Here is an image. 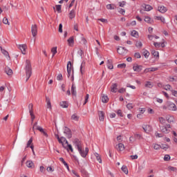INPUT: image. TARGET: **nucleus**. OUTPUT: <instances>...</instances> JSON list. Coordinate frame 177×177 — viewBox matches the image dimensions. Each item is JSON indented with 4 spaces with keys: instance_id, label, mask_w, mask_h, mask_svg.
Listing matches in <instances>:
<instances>
[{
    "instance_id": "1",
    "label": "nucleus",
    "mask_w": 177,
    "mask_h": 177,
    "mask_svg": "<svg viewBox=\"0 0 177 177\" xmlns=\"http://www.w3.org/2000/svg\"><path fill=\"white\" fill-rule=\"evenodd\" d=\"M73 143L75 149L78 150L81 157L83 158H86V156H88V153H89V148L86 147L85 150H84L82 142H81V141H80L78 139H75Z\"/></svg>"
},
{
    "instance_id": "2",
    "label": "nucleus",
    "mask_w": 177,
    "mask_h": 177,
    "mask_svg": "<svg viewBox=\"0 0 177 177\" xmlns=\"http://www.w3.org/2000/svg\"><path fill=\"white\" fill-rule=\"evenodd\" d=\"M26 81L30 80V77L32 74V68H31V62L30 59H26Z\"/></svg>"
},
{
    "instance_id": "3",
    "label": "nucleus",
    "mask_w": 177,
    "mask_h": 177,
    "mask_svg": "<svg viewBox=\"0 0 177 177\" xmlns=\"http://www.w3.org/2000/svg\"><path fill=\"white\" fill-rule=\"evenodd\" d=\"M163 110H169V111H176V104L172 102H167L166 105L162 106Z\"/></svg>"
},
{
    "instance_id": "4",
    "label": "nucleus",
    "mask_w": 177,
    "mask_h": 177,
    "mask_svg": "<svg viewBox=\"0 0 177 177\" xmlns=\"http://www.w3.org/2000/svg\"><path fill=\"white\" fill-rule=\"evenodd\" d=\"M37 124V122H35L33 124L32 130L34 131V129H37V131H39V132H41V133H42L44 136L48 138V133H46V131H45V129H44V128H42L41 127L38 126Z\"/></svg>"
},
{
    "instance_id": "5",
    "label": "nucleus",
    "mask_w": 177,
    "mask_h": 177,
    "mask_svg": "<svg viewBox=\"0 0 177 177\" xmlns=\"http://www.w3.org/2000/svg\"><path fill=\"white\" fill-rule=\"evenodd\" d=\"M160 129L162 133H169L171 132V124H167L160 126Z\"/></svg>"
},
{
    "instance_id": "6",
    "label": "nucleus",
    "mask_w": 177,
    "mask_h": 177,
    "mask_svg": "<svg viewBox=\"0 0 177 177\" xmlns=\"http://www.w3.org/2000/svg\"><path fill=\"white\" fill-rule=\"evenodd\" d=\"M57 139L59 142V143H61L63 146V147H64V149H66V145H64V142L66 143V145H68V141H67V140L66 139V138L64 137H59V136H57Z\"/></svg>"
},
{
    "instance_id": "7",
    "label": "nucleus",
    "mask_w": 177,
    "mask_h": 177,
    "mask_svg": "<svg viewBox=\"0 0 177 177\" xmlns=\"http://www.w3.org/2000/svg\"><path fill=\"white\" fill-rule=\"evenodd\" d=\"M64 133L66 134V136L68 138V139H71V130H70V129H68L67 127H64Z\"/></svg>"
},
{
    "instance_id": "8",
    "label": "nucleus",
    "mask_w": 177,
    "mask_h": 177,
    "mask_svg": "<svg viewBox=\"0 0 177 177\" xmlns=\"http://www.w3.org/2000/svg\"><path fill=\"white\" fill-rule=\"evenodd\" d=\"M31 32H32V37H37V34L38 32V29H37V26L35 24L32 25Z\"/></svg>"
},
{
    "instance_id": "9",
    "label": "nucleus",
    "mask_w": 177,
    "mask_h": 177,
    "mask_svg": "<svg viewBox=\"0 0 177 177\" xmlns=\"http://www.w3.org/2000/svg\"><path fill=\"white\" fill-rule=\"evenodd\" d=\"M19 48L21 51L22 55H26L27 50V45L26 44H20L19 46Z\"/></svg>"
},
{
    "instance_id": "10",
    "label": "nucleus",
    "mask_w": 177,
    "mask_h": 177,
    "mask_svg": "<svg viewBox=\"0 0 177 177\" xmlns=\"http://www.w3.org/2000/svg\"><path fill=\"white\" fill-rule=\"evenodd\" d=\"M118 53L122 55H127V49L122 46H120L118 48Z\"/></svg>"
},
{
    "instance_id": "11",
    "label": "nucleus",
    "mask_w": 177,
    "mask_h": 177,
    "mask_svg": "<svg viewBox=\"0 0 177 177\" xmlns=\"http://www.w3.org/2000/svg\"><path fill=\"white\" fill-rule=\"evenodd\" d=\"M142 68H143V67L138 64H135L133 66V71H136V73H140L142 71Z\"/></svg>"
},
{
    "instance_id": "12",
    "label": "nucleus",
    "mask_w": 177,
    "mask_h": 177,
    "mask_svg": "<svg viewBox=\"0 0 177 177\" xmlns=\"http://www.w3.org/2000/svg\"><path fill=\"white\" fill-rule=\"evenodd\" d=\"M46 109L52 110V103L50 102V98L46 97Z\"/></svg>"
},
{
    "instance_id": "13",
    "label": "nucleus",
    "mask_w": 177,
    "mask_h": 177,
    "mask_svg": "<svg viewBox=\"0 0 177 177\" xmlns=\"http://www.w3.org/2000/svg\"><path fill=\"white\" fill-rule=\"evenodd\" d=\"M142 128H143L145 132H146V133H149L151 132V131H153L151 126H150L149 124L144 125Z\"/></svg>"
},
{
    "instance_id": "14",
    "label": "nucleus",
    "mask_w": 177,
    "mask_h": 177,
    "mask_svg": "<svg viewBox=\"0 0 177 177\" xmlns=\"http://www.w3.org/2000/svg\"><path fill=\"white\" fill-rule=\"evenodd\" d=\"M158 70V68H147L145 69L144 73L145 74H147V73H153V71H157Z\"/></svg>"
},
{
    "instance_id": "15",
    "label": "nucleus",
    "mask_w": 177,
    "mask_h": 177,
    "mask_svg": "<svg viewBox=\"0 0 177 177\" xmlns=\"http://www.w3.org/2000/svg\"><path fill=\"white\" fill-rule=\"evenodd\" d=\"M27 147H30V149L32 151V153H34V145H32V138H30V140L28 141L26 145V149Z\"/></svg>"
},
{
    "instance_id": "16",
    "label": "nucleus",
    "mask_w": 177,
    "mask_h": 177,
    "mask_svg": "<svg viewBox=\"0 0 177 177\" xmlns=\"http://www.w3.org/2000/svg\"><path fill=\"white\" fill-rule=\"evenodd\" d=\"M116 149L118 151H124L125 150V146L122 143H119L116 145Z\"/></svg>"
},
{
    "instance_id": "17",
    "label": "nucleus",
    "mask_w": 177,
    "mask_h": 177,
    "mask_svg": "<svg viewBox=\"0 0 177 177\" xmlns=\"http://www.w3.org/2000/svg\"><path fill=\"white\" fill-rule=\"evenodd\" d=\"M106 66L109 70H113V68H114V66L113 65V60L108 59L106 62Z\"/></svg>"
},
{
    "instance_id": "18",
    "label": "nucleus",
    "mask_w": 177,
    "mask_h": 177,
    "mask_svg": "<svg viewBox=\"0 0 177 177\" xmlns=\"http://www.w3.org/2000/svg\"><path fill=\"white\" fill-rule=\"evenodd\" d=\"M118 86V84H113L111 86V92H112L113 93H116L118 88L117 87Z\"/></svg>"
},
{
    "instance_id": "19",
    "label": "nucleus",
    "mask_w": 177,
    "mask_h": 177,
    "mask_svg": "<svg viewBox=\"0 0 177 177\" xmlns=\"http://www.w3.org/2000/svg\"><path fill=\"white\" fill-rule=\"evenodd\" d=\"M26 164L28 168L32 169L35 167V165H34V162H32V160H28Z\"/></svg>"
},
{
    "instance_id": "20",
    "label": "nucleus",
    "mask_w": 177,
    "mask_h": 177,
    "mask_svg": "<svg viewBox=\"0 0 177 177\" xmlns=\"http://www.w3.org/2000/svg\"><path fill=\"white\" fill-rule=\"evenodd\" d=\"M166 120H167V122L171 124V122H174V121H175V118H174V116H172L171 115H168L166 116Z\"/></svg>"
},
{
    "instance_id": "21",
    "label": "nucleus",
    "mask_w": 177,
    "mask_h": 177,
    "mask_svg": "<svg viewBox=\"0 0 177 177\" xmlns=\"http://www.w3.org/2000/svg\"><path fill=\"white\" fill-rule=\"evenodd\" d=\"M142 55L145 59H149V56H150V52L149 50L143 48L142 49Z\"/></svg>"
},
{
    "instance_id": "22",
    "label": "nucleus",
    "mask_w": 177,
    "mask_h": 177,
    "mask_svg": "<svg viewBox=\"0 0 177 177\" xmlns=\"http://www.w3.org/2000/svg\"><path fill=\"white\" fill-rule=\"evenodd\" d=\"M67 73H68V77H70L71 75V62H68L67 64Z\"/></svg>"
},
{
    "instance_id": "23",
    "label": "nucleus",
    "mask_w": 177,
    "mask_h": 177,
    "mask_svg": "<svg viewBox=\"0 0 177 177\" xmlns=\"http://www.w3.org/2000/svg\"><path fill=\"white\" fill-rule=\"evenodd\" d=\"M98 115H99V120L100 121H104V112L100 111L98 112Z\"/></svg>"
},
{
    "instance_id": "24",
    "label": "nucleus",
    "mask_w": 177,
    "mask_h": 177,
    "mask_svg": "<svg viewBox=\"0 0 177 177\" xmlns=\"http://www.w3.org/2000/svg\"><path fill=\"white\" fill-rule=\"evenodd\" d=\"M68 46H74V37H71L68 39Z\"/></svg>"
},
{
    "instance_id": "25",
    "label": "nucleus",
    "mask_w": 177,
    "mask_h": 177,
    "mask_svg": "<svg viewBox=\"0 0 177 177\" xmlns=\"http://www.w3.org/2000/svg\"><path fill=\"white\" fill-rule=\"evenodd\" d=\"M71 93L73 96H77V88L75 87V85H74V84H72Z\"/></svg>"
},
{
    "instance_id": "26",
    "label": "nucleus",
    "mask_w": 177,
    "mask_h": 177,
    "mask_svg": "<svg viewBox=\"0 0 177 177\" xmlns=\"http://www.w3.org/2000/svg\"><path fill=\"white\" fill-rule=\"evenodd\" d=\"M74 17H75V10H71L70 13H69V19L71 20H73V19H74Z\"/></svg>"
},
{
    "instance_id": "27",
    "label": "nucleus",
    "mask_w": 177,
    "mask_h": 177,
    "mask_svg": "<svg viewBox=\"0 0 177 177\" xmlns=\"http://www.w3.org/2000/svg\"><path fill=\"white\" fill-rule=\"evenodd\" d=\"M5 71L8 75H12L13 74V71L8 66L5 68Z\"/></svg>"
},
{
    "instance_id": "28",
    "label": "nucleus",
    "mask_w": 177,
    "mask_h": 177,
    "mask_svg": "<svg viewBox=\"0 0 177 177\" xmlns=\"http://www.w3.org/2000/svg\"><path fill=\"white\" fill-rule=\"evenodd\" d=\"M143 8H145V10L146 12H150V10H153V7L149 4L147 5H144Z\"/></svg>"
},
{
    "instance_id": "29",
    "label": "nucleus",
    "mask_w": 177,
    "mask_h": 177,
    "mask_svg": "<svg viewBox=\"0 0 177 177\" xmlns=\"http://www.w3.org/2000/svg\"><path fill=\"white\" fill-rule=\"evenodd\" d=\"M158 10L160 12V13H165L167 10L164 6H161L158 7Z\"/></svg>"
},
{
    "instance_id": "30",
    "label": "nucleus",
    "mask_w": 177,
    "mask_h": 177,
    "mask_svg": "<svg viewBox=\"0 0 177 177\" xmlns=\"http://www.w3.org/2000/svg\"><path fill=\"white\" fill-rule=\"evenodd\" d=\"M1 53H3V55H4V56H6L7 59H10V57L9 56V53H8L6 50L1 48Z\"/></svg>"
},
{
    "instance_id": "31",
    "label": "nucleus",
    "mask_w": 177,
    "mask_h": 177,
    "mask_svg": "<svg viewBox=\"0 0 177 177\" xmlns=\"http://www.w3.org/2000/svg\"><path fill=\"white\" fill-rule=\"evenodd\" d=\"M60 106L63 109H67V107H68V103L66 101H62L60 102Z\"/></svg>"
},
{
    "instance_id": "32",
    "label": "nucleus",
    "mask_w": 177,
    "mask_h": 177,
    "mask_svg": "<svg viewBox=\"0 0 177 177\" xmlns=\"http://www.w3.org/2000/svg\"><path fill=\"white\" fill-rule=\"evenodd\" d=\"M59 161L65 165L66 168L68 169V171H70V167H68V164L64 161V159L63 158H59Z\"/></svg>"
},
{
    "instance_id": "33",
    "label": "nucleus",
    "mask_w": 177,
    "mask_h": 177,
    "mask_svg": "<svg viewBox=\"0 0 177 177\" xmlns=\"http://www.w3.org/2000/svg\"><path fill=\"white\" fill-rule=\"evenodd\" d=\"M71 120L73 121H78L80 120V116H78V115H77V113H74L71 116Z\"/></svg>"
},
{
    "instance_id": "34",
    "label": "nucleus",
    "mask_w": 177,
    "mask_h": 177,
    "mask_svg": "<svg viewBox=\"0 0 177 177\" xmlns=\"http://www.w3.org/2000/svg\"><path fill=\"white\" fill-rule=\"evenodd\" d=\"M163 89L165 91H170V92H171L172 86L169 84L163 85Z\"/></svg>"
},
{
    "instance_id": "35",
    "label": "nucleus",
    "mask_w": 177,
    "mask_h": 177,
    "mask_svg": "<svg viewBox=\"0 0 177 177\" xmlns=\"http://www.w3.org/2000/svg\"><path fill=\"white\" fill-rule=\"evenodd\" d=\"M106 9H108L109 10H114V9H115V5L108 4L106 5Z\"/></svg>"
},
{
    "instance_id": "36",
    "label": "nucleus",
    "mask_w": 177,
    "mask_h": 177,
    "mask_svg": "<svg viewBox=\"0 0 177 177\" xmlns=\"http://www.w3.org/2000/svg\"><path fill=\"white\" fill-rule=\"evenodd\" d=\"M84 71H85V62H83L80 66L81 74H84Z\"/></svg>"
},
{
    "instance_id": "37",
    "label": "nucleus",
    "mask_w": 177,
    "mask_h": 177,
    "mask_svg": "<svg viewBox=\"0 0 177 177\" xmlns=\"http://www.w3.org/2000/svg\"><path fill=\"white\" fill-rule=\"evenodd\" d=\"M94 156L96 158L97 161H98V162H100V164H102V158H100V155H99V153H95Z\"/></svg>"
},
{
    "instance_id": "38",
    "label": "nucleus",
    "mask_w": 177,
    "mask_h": 177,
    "mask_svg": "<svg viewBox=\"0 0 177 177\" xmlns=\"http://www.w3.org/2000/svg\"><path fill=\"white\" fill-rule=\"evenodd\" d=\"M145 86V88H149L151 89V88H153V83H151V82H146Z\"/></svg>"
},
{
    "instance_id": "39",
    "label": "nucleus",
    "mask_w": 177,
    "mask_h": 177,
    "mask_svg": "<svg viewBox=\"0 0 177 177\" xmlns=\"http://www.w3.org/2000/svg\"><path fill=\"white\" fill-rule=\"evenodd\" d=\"M122 172H124V174H125L126 175H128L129 171H128V167H127V166L123 165L121 168Z\"/></svg>"
},
{
    "instance_id": "40",
    "label": "nucleus",
    "mask_w": 177,
    "mask_h": 177,
    "mask_svg": "<svg viewBox=\"0 0 177 177\" xmlns=\"http://www.w3.org/2000/svg\"><path fill=\"white\" fill-rule=\"evenodd\" d=\"M151 53L155 57H160V55L158 53V51H156L155 50H151Z\"/></svg>"
},
{
    "instance_id": "41",
    "label": "nucleus",
    "mask_w": 177,
    "mask_h": 177,
    "mask_svg": "<svg viewBox=\"0 0 177 177\" xmlns=\"http://www.w3.org/2000/svg\"><path fill=\"white\" fill-rule=\"evenodd\" d=\"M66 150L68 151V150H71V153H73L74 149H73V146L71 145H69L68 142L66 144Z\"/></svg>"
},
{
    "instance_id": "42",
    "label": "nucleus",
    "mask_w": 177,
    "mask_h": 177,
    "mask_svg": "<svg viewBox=\"0 0 177 177\" xmlns=\"http://www.w3.org/2000/svg\"><path fill=\"white\" fill-rule=\"evenodd\" d=\"M159 122L162 125H165V123L167 122V120H165V118H164L162 117H160L159 118Z\"/></svg>"
},
{
    "instance_id": "43",
    "label": "nucleus",
    "mask_w": 177,
    "mask_h": 177,
    "mask_svg": "<svg viewBox=\"0 0 177 177\" xmlns=\"http://www.w3.org/2000/svg\"><path fill=\"white\" fill-rule=\"evenodd\" d=\"M131 36L134 37L135 38H139V32L136 30H133L131 32Z\"/></svg>"
},
{
    "instance_id": "44",
    "label": "nucleus",
    "mask_w": 177,
    "mask_h": 177,
    "mask_svg": "<svg viewBox=\"0 0 177 177\" xmlns=\"http://www.w3.org/2000/svg\"><path fill=\"white\" fill-rule=\"evenodd\" d=\"M145 22L148 23V24H151V23H153V21L151 20V18H150L149 17H145Z\"/></svg>"
},
{
    "instance_id": "45",
    "label": "nucleus",
    "mask_w": 177,
    "mask_h": 177,
    "mask_svg": "<svg viewBox=\"0 0 177 177\" xmlns=\"http://www.w3.org/2000/svg\"><path fill=\"white\" fill-rule=\"evenodd\" d=\"M51 53L53 54L52 57H54L55 55L57 53V47H53L51 48Z\"/></svg>"
},
{
    "instance_id": "46",
    "label": "nucleus",
    "mask_w": 177,
    "mask_h": 177,
    "mask_svg": "<svg viewBox=\"0 0 177 177\" xmlns=\"http://www.w3.org/2000/svg\"><path fill=\"white\" fill-rule=\"evenodd\" d=\"M102 103H107V102H109V97L106 95H103L102 97Z\"/></svg>"
},
{
    "instance_id": "47",
    "label": "nucleus",
    "mask_w": 177,
    "mask_h": 177,
    "mask_svg": "<svg viewBox=\"0 0 177 177\" xmlns=\"http://www.w3.org/2000/svg\"><path fill=\"white\" fill-rule=\"evenodd\" d=\"M155 19L156 20H159L162 23H165V18H164L163 17H156Z\"/></svg>"
},
{
    "instance_id": "48",
    "label": "nucleus",
    "mask_w": 177,
    "mask_h": 177,
    "mask_svg": "<svg viewBox=\"0 0 177 177\" xmlns=\"http://www.w3.org/2000/svg\"><path fill=\"white\" fill-rule=\"evenodd\" d=\"M153 147L154 150H160L161 149V145L158 144H153Z\"/></svg>"
},
{
    "instance_id": "49",
    "label": "nucleus",
    "mask_w": 177,
    "mask_h": 177,
    "mask_svg": "<svg viewBox=\"0 0 177 177\" xmlns=\"http://www.w3.org/2000/svg\"><path fill=\"white\" fill-rule=\"evenodd\" d=\"M136 48H142V46H143V44L140 41H136Z\"/></svg>"
},
{
    "instance_id": "50",
    "label": "nucleus",
    "mask_w": 177,
    "mask_h": 177,
    "mask_svg": "<svg viewBox=\"0 0 177 177\" xmlns=\"http://www.w3.org/2000/svg\"><path fill=\"white\" fill-rule=\"evenodd\" d=\"M168 169H169V171H171L172 172H176V171H177L176 167H172V166H169V167H168Z\"/></svg>"
},
{
    "instance_id": "51",
    "label": "nucleus",
    "mask_w": 177,
    "mask_h": 177,
    "mask_svg": "<svg viewBox=\"0 0 177 177\" xmlns=\"http://www.w3.org/2000/svg\"><path fill=\"white\" fill-rule=\"evenodd\" d=\"M33 107H34V105H32V104H29L28 105L29 113H34L32 109Z\"/></svg>"
},
{
    "instance_id": "52",
    "label": "nucleus",
    "mask_w": 177,
    "mask_h": 177,
    "mask_svg": "<svg viewBox=\"0 0 177 177\" xmlns=\"http://www.w3.org/2000/svg\"><path fill=\"white\" fill-rule=\"evenodd\" d=\"M163 160L164 161H169V160H171V156L169 155H165Z\"/></svg>"
},
{
    "instance_id": "53",
    "label": "nucleus",
    "mask_w": 177,
    "mask_h": 177,
    "mask_svg": "<svg viewBox=\"0 0 177 177\" xmlns=\"http://www.w3.org/2000/svg\"><path fill=\"white\" fill-rule=\"evenodd\" d=\"M56 10L58 12V13H62V6H56Z\"/></svg>"
},
{
    "instance_id": "54",
    "label": "nucleus",
    "mask_w": 177,
    "mask_h": 177,
    "mask_svg": "<svg viewBox=\"0 0 177 177\" xmlns=\"http://www.w3.org/2000/svg\"><path fill=\"white\" fill-rule=\"evenodd\" d=\"M30 115L31 117L32 122H34V120H35V115H34V112H30Z\"/></svg>"
},
{
    "instance_id": "55",
    "label": "nucleus",
    "mask_w": 177,
    "mask_h": 177,
    "mask_svg": "<svg viewBox=\"0 0 177 177\" xmlns=\"http://www.w3.org/2000/svg\"><path fill=\"white\" fill-rule=\"evenodd\" d=\"M3 24H8V26H9V24H9V20L6 17H4L3 19Z\"/></svg>"
},
{
    "instance_id": "56",
    "label": "nucleus",
    "mask_w": 177,
    "mask_h": 177,
    "mask_svg": "<svg viewBox=\"0 0 177 177\" xmlns=\"http://www.w3.org/2000/svg\"><path fill=\"white\" fill-rule=\"evenodd\" d=\"M127 67V64H120L118 65V68H125Z\"/></svg>"
},
{
    "instance_id": "57",
    "label": "nucleus",
    "mask_w": 177,
    "mask_h": 177,
    "mask_svg": "<svg viewBox=\"0 0 177 177\" xmlns=\"http://www.w3.org/2000/svg\"><path fill=\"white\" fill-rule=\"evenodd\" d=\"M134 138H135V139L140 140V139H142V135H140L139 133H136L134 135Z\"/></svg>"
},
{
    "instance_id": "58",
    "label": "nucleus",
    "mask_w": 177,
    "mask_h": 177,
    "mask_svg": "<svg viewBox=\"0 0 177 177\" xmlns=\"http://www.w3.org/2000/svg\"><path fill=\"white\" fill-rule=\"evenodd\" d=\"M169 148L168 145L162 144L160 145V149H162L163 150H167Z\"/></svg>"
},
{
    "instance_id": "59",
    "label": "nucleus",
    "mask_w": 177,
    "mask_h": 177,
    "mask_svg": "<svg viewBox=\"0 0 177 177\" xmlns=\"http://www.w3.org/2000/svg\"><path fill=\"white\" fill-rule=\"evenodd\" d=\"M138 111L140 113V114H145L146 109L145 108H139Z\"/></svg>"
},
{
    "instance_id": "60",
    "label": "nucleus",
    "mask_w": 177,
    "mask_h": 177,
    "mask_svg": "<svg viewBox=\"0 0 177 177\" xmlns=\"http://www.w3.org/2000/svg\"><path fill=\"white\" fill-rule=\"evenodd\" d=\"M89 100V94H86V97H85V100H84V105H85L86 104L88 103V100Z\"/></svg>"
},
{
    "instance_id": "61",
    "label": "nucleus",
    "mask_w": 177,
    "mask_h": 177,
    "mask_svg": "<svg viewBox=\"0 0 177 177\" xmlns=\"http://www.w3.org/2000/svg\"><path fill=\"white\" fill-rule=\"evenodd\" d=\"M153 45H154L155 48H160V46H161V43L153 42Z\"/></svg>"
},
{
    "instance_id": "62",
    "label": "nucleus",
    "mask_w": 177,
    "mask_h": 177,
    "mask_svg": "<svg viewBox=\"0 0 177 177\" xmlns=\"http://www.w3.org/2000/svg\"><path fill=\"white\" fill-rule=\"evenodd\" d=\"M168 80L170 82H174V81L176 82V79L171 76L169 77Z\"/></svg>"
},
{
    "instance_id": "63",
    "label": "nucleus",
    "mask_w": 177,
    "mask_h": 177,
    "mask_svg": "<svg viewBox=\"0 0 177 177\" xmlns=\"http://www.w3.org/2000/svg\"><path fill=\"white\" fill-rule=\"evenodd\" d=\"M118 12H119V13H121V15H125V10H124L122 8H119Z\"/></svg>"
},
{
    "instance_id": "64",
    "label": "nucleus",
    "mask_w": 177,
    "mask_h": 177,
    "mask_svg": "<svg viewBox=\"0 0 177 177\" xmlns=\"http://www.w3.org/2000/svg\"><path fill=\"white\" fill-rule=\"evenodd\" d=\"M171 93L173 95V96H174L175 97H177V91L175 90H171Z\"/></svg>"
}]
</instances>
